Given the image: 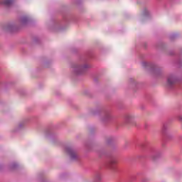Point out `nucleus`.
<instances>
[{
    "instance_id": "nucleus-2",
    "label": "nucleus",
    "mask_w": 182,
    "mask_h": 182,
    "mask_svg": "<svg viewBox=\"0 0 182 182\" xmlns=\"http://www.w3.org/2000/svg\"><path fill=\"white\" fill-rule=\"evenodd\" d=\"M66 154H69L70 157L73 159H76L77 157V155L76 154V152L72 149V148H66L65 149Z\"/></svg>"
},
{
    "instance_id": "nucleus-1",
    "label": "nucleus",
    "mask_w": 182,
    "mask_h": 182,
    "mask_svg": "<svg viewBox=\"0 0 182 182\" xmlns=\"http://www.w3.org/2000/svg\"><path fill=\"white\" fill-rule=\"evenodd\" d=\"M176 82H177V77H176V75H171L167 78L168 86H173V85H176Z\"/></svg>"
},
{
    "instance_id": "nucleus-5",
    "label": "nucleus",
    "mask_w": 182,
    "mask_h": 182,
    "mask_svg": "<svg viewBox=\"0 0 182 182\" xmlns=\"http://www.w3.org/2000/svg\"><path fill=\"white\" fill-rule=\"evenodd\" d=\"M116 163H117V161H116V159H112L109 161V166H113L114 164H116Z\"/></svg>"
},
{
    "instance_id": "nucleus-4",
    "label": "nucleus",
    "mask_w": 182,
    "mask_h": 182,
    "mask_svg": "<svg viewBox=\"0 0 182 182\" xmlns=\"http://www.w3.org/2000/svg\"><path fill=\"white\" fill-rule=\"evenodd\" d=\"M12 2H14L13 0H4L2 4L4 5H6V6H9V5H11Z\"/></svg>"
},
{
    "instance_id": "nucleus-6",
    "label": "nucleus",
    "mask_w": 182,
    "mask_h": 182,
    "mask_svg": "<svg viewBox=\"0 0 182 182\" xmlns=\"http://www.w3.org/2000/svg\"><path fill=\"white\" fill-rule=\"evenodd\" d=\"M179 119H180V120H182V116H181V117H179Z\"/></svg>"
},
{
    "instance_id": "nucleus-3",
    "label": "nucleus",
    "mask_w": 182,
    "mask_h": 182,
    "mask_svg": "<svg viewBox=\"0 0 182 182\" xmlns=\"http://www.w3.org/2000/svg\"><path fill=\"white\" fill-rule=\"evenodd\" d=\"M87 68H89V65H87V64H85L82 66L77 67V70H80V71H77V74L79 75V74L82 73L81 70H83V69H87Z\"/></svg>"
}]
</instances>
